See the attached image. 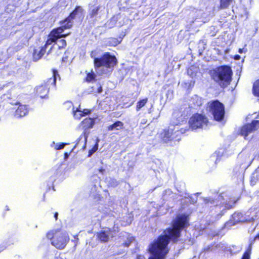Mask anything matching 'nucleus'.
<instances>
[{
	"instance_id": "nucleus-1",
	"label": "nucleus",
	"mask_w": 259,
	"mask_h": 259,
	"mask_svg": "<svg viewBox=\"0 0 259 259\" xmlns=\"http://www.w3.org/2000/svg\"><path fill=\"white\" fill-rule=\"evenodd\" d=\"M189 221L188 214L177 215L171 221V227L165 229L162 234L149 244L148 251L151 256L148 259H165L169 250L168 244L180 240L182 231L190 226Z\"/></svg>"
},
{
	"instance_id": "nucleus-2",
	"label": "nucleus",
	"mask_w": 259,
	"mask_h": 259,
	"mask_svg": "<svg viewBox=\"0 0 259 259\" xmlns=\"http://www.w3.org/2000/svg\"><path fill=\"white\" fill-rule=\"evenodd\" d=\"M211 78L221 88L225 89L232 81L233 71L229 65H221L209 71Z\"/></svg>"
},
{
	"instance_id": "nucleus-3",
	"label": "nucleus",
	"mask_w": 259,
	"mask_h": 259,
	"mask_svg": "<svg viewBox=\"0 0 259 259\" xmlns=\"http://www.w3.org/2000/svg\"><path fill=\"white\" fill-rule=\"evenodd\" d=\"M46 236L50 241L51 245L59 250L64 249L70 240L68 234L61 229L49 230Z\"/></svg>"
},
{
	"instance_id": "nucleus-4",
	"label": "nucleus",
	"mask_w": 259,
	"mask_h": 259,
	"mask_svg": "<svg viewBox=\"0 0 259 259\" xmlns=\"http://www.w3.org/2000/svg\"><path fill=\"white\" fill-rule=\"evenodd\" d=\"M206 111L210 113L213 120L221 122L225 115V107L223 103L219 100H212L208 101L205 106Z\"/></svg>"
},
{
	"instance_id": "nucleus-5",
	"label": "nucleus",
	"mask_w": 259,
	"mask_h": 259,
	"mask_svg": "<svg viewBox=\"0 0 259 259\" xmlns=\"http://www.w3.org/2000/svg\"><path fill=\"white\" fill-rule=\"evenodd\" d=\"M117 63L116 57L109 52H105L100 57H95L94 59V65L96 70L101 67L107 69H112Z\"/></svg>"
},
{
	"instance_id": "nucleus-6",
	"label": "nucleus",
	"mask_w": 259,
	"mask_h": 259,
	"mask_svg": "<svg viewBox=\"0 0 259 259\" xmlns=\"http://www.w3.org/2000/svg\"><path fill=\"white\" fill-rule=\"evenodd\" d=\"M52 71V77L48 79L46 81L36 89V94L40 98H46L48 95L50 89L56 87L57 77L59 76V75L57 70L54 69Z\"/></svg>"
},
{
	"instance_id": "nucleus-7",
	"label": "nucleus",
	"mask_w": 259,
	"mask_h": 259,
	"mask_svg": "<svg viewBox=\"0 0 259 259\" xmlns=\"http://www.w3.org/2000/svg\"><path fill=\"white\" fill-rule=\"evenodd\" d=\"M209 122L208 117L204 114L195 113L189 120V125L192 130L201 128L203 126H207Z\"/></svg>"
},
{
	"instance_id": "nucleus-8",
	"label": "nucleus",
	"mask_w": 259,
	"mask_h": 259,
	"mask_svg": "<svg viewBox=\"0 0 259 259\" xmlns=\"http://www.w3.org/2000/svg\"><path fill=\"white\" fill-rule=\"evenodd\" d=\"M159 138L162 143L165 144L180 140L179 132L169 128L163 129L159 134Z\"/></svg>"
},
{
	"instance_id": "nucleus-9",
	"label": "nucleus",
	"mask_w": 259,
	"mask_h": 259,
	"mask_svg": "<svg viewBox=\"0 0 259 259\" xmlns=\"http://www.w3.org/2000/svg\"><path fill=\"white\" fill-rule=\"evenodd\" d=\"M259 128V120H253L250 123H246L241 126L238 132V135L247 139L248 136Z\"/></svg>"
},
{
	"instance_id": "nucleus-10",
	"label": "nucleus",
	"mask_w": 259,
	"mask_h": 259,
	"mask_svg": "<svg viewBox=\"0 0 259 259\" xmlns=\"http://www.w3.org/2000/svg\"><path fill=\"white\" fill-rule=\"evenodd\" d=\"M64 31V30L61 26L53 29L48 35L46 40L47 44L51 45L53 42H56L58 39L67 36L69 33H63Z\"/></svg>"
},
{
	"instance_id": "nucleus-11",
	"label": "nucleus",
	"mask_w": 259,
	"mask_h": 259,
	"mask_svg": "<svg viewBox=\"0 0 259 259\" xmlns=\"http://www.w3.org/2000/svg\"><path fill=\"white\" fill-rule=\"evenodd\" d=\"M112 232V229L109 228H107V231H100L96 233L97 238L102 243L108 242L109 240V235Z\"/></svg>"
},
{
	"instance_id": "nucleus-12",
	"label": "nucleus",
	"mask_w": 259,
	"mask_h": 259,
	"mask_svg": "<svg viewBox=\"0 0 259 259\" xmlns=\"http://www.w3.org/2000/svg\"><path fill=\"white\" fill-rule=\"evenodd\" d=\"M49 45H50V44H47V41H46L45 45L40 47L39 50H33L32 57L34 61H38L43 57L46 53L47 48Z\"/></svg>"
},
{
	"instance_id": "nucleus-13",
	"label": "nucleus",
	"mask_w": 259,
	"mask_h": 259,
	"mask_svg": "<svg viewBox=\"0 0 259 259\" xmlns=\"http://www.w3.org/2000/svg\"><path fill=\"white\" fill-rule=\"evenodd\" d=\"M95 119L91 117H87L80 122V125L84 131L92 128L95 124Z\"/></svg>"
},
{
	"instance_id": "nucleus-14",
	"label": "nucleus",
	"mask_w": 259,
	"mask_h": 259,
	"mask_svg": "<svg viewBox=\"0 0 259 259\" xmlns=\"http://www.w3.org/2000/svg\"><path fill=\"white\" fill-rule=\"evenodd\" d=\"M56 44L58 47L55 53L56 56H59L64 53L67 46V42L65 39H61L59 40Z\"/></svg>"
},
{
	"instance_id": "nucleus-15",
	"label": "nucleus",
	"mask_w": 259,
	"mask_h": 259,
	"mask_svg": "<svg viewBox=\"0 0 259 259\" xmlns=\"http://www.w3.org/2000/svg\"><path fill=\"white\" fill-rule=\"evenodd\" d=\"M73 115L75 119H80L82 117L88 115L90 113V111L87 110V112H84V111H82L79 109V108L74 107L72 109Z\"/></svg>"
},
{
	"instance_id": "nucleus-16",
	"label": "nucleus",
	"mask_w": 259,
	"mask_h": 259,
	"mask_svg": "<svg viewBox=\"0 0 259 259\" xmlns=\"http://www.w3.org/2000/svg\"><path fill=\"white\" fill-rule=\"evenodd\" d=\"M28 113V109L26 105H20L15 111V115L18 117L25 116Z\"/></svg>"
},
{
	"instance_id": "nucleus-17",
	"label": "nucleus",
	"mask_w": 259,
	"mask_h": 259,
	"mask_svg": "<svg viewBox=\"0 0 259 259\" xmlns=\"http://www.w3.org/2000/svg\"><path fill=\"white\" fill-rule=\"evenodd\" d=\"M124 128V123L121 121L116 120L112 124L109 125L107 127V130L108 131H118L121 130Z\"/></svg>"
},
{
	"instance_id": "nucleus-18",
	"label": "nucleus",
	"mask_w": 259,
	"mask_h": 259,
	"mask_svg": "<svg viewBox=\"0 0 259 259\" xmlns=\"http://www.w3.org/2000/svg\"><path fill=\"white\" fill-rule=\"evenodd\" d=\"M61 27L65 30L70 29L73 26V20L68 16L60 22Z\"/></svg>"
},
{
	"instance_id": "nucleus-19",
	"label": "nucleus",
	"mask_w": 259,
	"mask_h": 259,
	"mask_svg": "<svg viewBox=\"0 0 259 259\" xmlns=\"http://www.w3.org/2000/svg\"><path fill=\"white\" fill-rule=\"evenodd\" d=\"M83 12V9L80 6H76L75 8L69 14L68 17L71 20H73L77 14L80 13L82 14Z\"/></svg>"
},
{
	"instance_id": "nucleus-20",
	"label": "nucleus",
	"mask_w": 259,
	"mask_h": 259,
	"mask_svg": "<svg viewBox=\"0 0 259 259\" xmlns=\"http://www.w3.org/2000/svg\"><path fill=\"white\" fill-rule=\"evenodd\" d=\"M234 2V0H220V9H228Z\"/></svg>"
},
{
	"instance_id": "nucleus-21",
	"label": "nucleus",
	"mask_w": 259,
	"mask_h": 259,
	"mask_svg": "<svg viewBox=\"0 0 259 259\" xmlns=\"http://www.w3.org/2000/svg\"><path fill=\"white\" fill-rule=\"evenodd\" d=\"M96 75L93 70L91 72L87 73L86 77L84 78V81L90 83L96 81Z\"/></svg>"
},
{
	"instance_id": "nucleus-22",
	"label": "nucleus",
	"mask_w": 259,
	"mask_h": 259,
	"mask_svg": "<svg viewBox=\"0 0 259 259\" xmlns=\"http://www.w3.org/2000/svg\"><path fill=\"white\" fill-rule=\"evenodd\" d=\"M252 92L255 97H259V79L256 80L253 83Z\"/></svg>"
},
{
	"instance_id": "nucleus-23",
	"label": "nucleus",
	"mask_w": 259,
	"mask_h": 259,
	"mask_svg": "<svg viewBox=\"0 0 259 259\" xmlns=\"http://www.w3.org/2000/svg\"><path fill=\"white\" fill-rule=\"evenodd\" d=\"M258 181H259V166L252 174L250 179V182L251 183H253V184H255Z\"/></svg>"
},
{
	"instance_id": "nucleus-24",
	"label": "nucleus",
	"mask_w": 259,
	"mask_h": 259,
	"mask_svg": "<svg viewBox=\"0 0 259 259\" xmlns=\"http://www.w3.org/2000/svg\"><path fill=\"white\" fill-rule=\"evenodd\" d=\"M100 9V6L94 7L89 12V17L91 19L96 18L99 14V11Z\"/></svg>"
},
{
	"instance_id": "nucleus-25",
	"label": "nucleus",
	"mask_w": 259,
	"mask_h": 259,
	"mask_svg": "<svg viewBox=\"0 0 259 259\" xmlns=\"http://www.w3.org/2000/svg\"><path fill=\"white\" fill-rule=\"evenodd\" d=\"M148 99L145 98L138 101L137 103L136 109L137 111H139L142 107H144L147 103Z\"/></svg>"
},
{
	"instance_id": "nucleus-26",
	"label": "nucleus",
	"mask_w": 259,
	"mask_h": 259,
	"mask_svg": "<svg viewBox=\"0 0 259 259\" xmlns=\"http://www.w3.org/2000/svg\"><path fill=\"white\" fill-rule=\"evenodd\" d=\"M222 198V196L221 195H219L218 198L213 199H209L207 201V203H210V204H213L214 206H219V207L221 208L224 205V204H222L221 203L219 204L218 201H219Z\"/></svg>"
},
{
	"instance_id": "nucleus-27",
	"label": "nucleus",
	"mask_w": 259,
	"mask_h": 259,
	"mask_svg": "<svg viewBox=\"0 0 259 259\" xmlns=\"http://www.w3.org/2000/svg\"><path fill=\"white\" fill-rule=\"evenodd\" d=\"M98 149V141H96L95 144L93 146L92 148L89 150L88 157H90L95 152H96Z\"/></svg>"
},
{
	"instance_id": "nucleus-28",
	"label": "nucleus",
	"mask_w": 259,
	"mask_h": 259,
	"mask_svg": "<svg viewBox=\"0 0 259 259\" xmlns=\"http://www.w3.org/2000/svg\"><path fill=\"white\" fill-rule=\"evenodd\" d=\"M251 250V244L249 245L247 250L243 253L241 259H250Z\"/></svg>"
},
{
	"instance_id": "nucleus-29",
	"label": "nucleus",
	"mask_w": 259,
	"mask_h": 259,
	"mask_svg": "<svg viewBox=\"0 0 259 259\" xmlns=\"http://www.w3.org/2000/svg\"><path fill=\"white\" fill-rule=\"evenodd\" d=\"M233 175L235 177H238L239 175L242 172V170L241 169L240 166L237 165L236 166L233 170Z\"/></svg>"
},
{
	"instance_id": "nucleus-30",
	"label": "nucleus",
	"mask_w": 259,
	"mask_h": 259,
	"mask_svg": "<svg viewBox=\"0 0 259 259\" xmlns=\"http://www.w3.org/2000/svg\"><path fill=\"white\" fill-rule=\"evenodd\" d=\"M133 240L134 238L132 236H130V235H128L126 240L123 243L122 246L126 247H128Z\"/></svg>"
},
{
	"instance_id": "nucleus-31",
	"label": "nucleus",
	"mask_w": 259,
	"mask_h": 259,
	"mask_svg": "<svg viewBox=\"0 0 259 259\" xmlns=\"http://www.w3.org/2000/svg\"><path fill=\"white\" fill-rule=\"evenodd\" d=\"M119 43L120 42L116 38H111L109 41V46L114 47L117 46Z\"/></svg>"
},
{
	"instance_id": "nucleus-32",
	"label": "nucleus",
	"mask_w": 259,
	"mask_h": 259,
	"mask_svg": "<svg viewBox=\"0 0 259 259\" xmlns=\"http://www.w3.org/2000/svg\"><path fill=\"white\" fill-rule=\"evenodd\" d=\"M66 143H61L55 146V149L59 150L64 148V146L66 145Z\"/></svg>"
},
{
	"instance_id": "nucleus-33",
	"label": "nucleus",
	"mask_w": 259,
	"mask_h": 259,
	"mask_svg": "<svg viewBox=\"0 0 259 259\" xmlns=\"http://www.w3.org/2000/svg\"><path fill=\"white\" fill-rule=\"evenodd\" d=\"M224 205H225L224 207H225V209H230L232 208L234 206L233 204H230L228 203H225Z\"/></svg>"
},
{
	"instance_id": "nucleus-34",
	"label": "nucleus",
	"mask_w": 259,
	"mask_h": 259,
	"mask_svg": "<svg viewBox=\"0 0 259 259\" xmlns=\"http://www.w3.org/2000/svg\"><path fill=\"white\" fill-rule=\"evenodd\" d=\"M75 147V146L71 149V150L70 151L69 153H67V152L64 153V159H67L68 158L70 153L72 152V151L74 150Z\"/></svg>"
},
{
	"instance_id": "nucleus-35",
	"label": "nucleus",
	"mask_w": 259,
	"mask_h": 259,
	"mask_svg": "<svg viewBox=\"0 0 259 259\" xmlns=\"http://www.w3.org/2000/svg\"><path fill=\"white\" fill-rule=\"evenodd\" d=\"M102 91H103L102 87L101 85L100 84L99 87L97 89V92L98 93H101L102 92Z\"/></svg>"
},
{
	"instance_id": "nucleus-36",
	"label": "nucleus",
	"mask_w": 259,
	"mask_h": 259,
	"mask_svg": "<svg viewBox=\"0 0 259 259\" xmlns=\"http://www.w3.org/2000/svg\"><path fill=\"white\" fill-rule=\"evenodd\" d=\"M234 59L235 60H239L240 59V56L239 55H235L234 56Z\"/></svg>"
},
{
	"instance_id": "nucleus-37",
	"label": "nucleus",
	"mask_w": 259,
	"mask_h": 259,
	"mask_svg": "<svg viewBox=\"0 0 259 259\" xmlns=\"http://www.w3.org/2000/svg\"><path fill=\"white\" fill-rule=\"evenodd\" d=\"M256 239H258L259 240V233L257 234L256 235H255L254 237V238L252 240V243H253V242L256 240Z\"/></svg>"
},
{
	"instance_id": "nucleus-38",
	"label": "nucleus",
	"mask_w": 259,
	"mask_h": 259,
	"mask_svg": "<svg viewBox=\"0 0 259 259\" xmlns=\"http://www.w3.org/2000/svg\"><path fill=\"white\" fill-rule=\"evenodd\" d=\"M58 213L57 212H56L55 213H54V217L55 218V220H57L58 219Z\"/></svg>"
},
{
	"instance_id": "nucleus-39",
	"label": "nucleus",
	"mask_w": 259,
	"mask_h": 259,
	"mask_svg": "<svg viewBox=\"0 0 259 259\" xmlns=\"http://www.w3.org/2000/svg\"><path fill=\"white\" fill-rule=\"evenodd\" d=\"M99 171L103 172L104 171V169L102 167H101L100 169H99Z\"/></svg>"
},
{
	"instance_id": "nucleus-40",
	"label": "nucleus",
	"mask_w": 259,
	"mask_h": 259,
	"mask_svg": "<svg viewBox=\"0 0 259 259\" xmlns=\"http://www.w3.org/2000/svg\"><path fill=\"white\" fill-rule=\"evenodd\" d=\"M118 183L116 181H115L113 186L115 187V186H117L118 185Z\"/></svg>"
},
{
	"instance_id": "nucleus-41",
	"label": "nucleus",
	"mask_w": 259,
	"mask_h": 259,
	"mask_svg": "<svg viewBox=\"0 0 259 259\" xmlns=\"http://www.w3.org/2000/svg\"><path fill=\"white\" fill-rule=\"evenodd\" d=\"M53 46L51 48V49L48 51V53H47V54L49 55L50 53H51V50L53 48Z\"/></svg>"
},
{
	"instance_id": "nucleus-42",
	"label": "nucleus",
	"mask_w": 259,
	"mask_h": 259,
	"mask_svg": "<svg viewBox=\"0 0 259 259\" xmlns=\"http://www.w3.org/2000/svg\"><path fill=\"white\" fill-rule=\"evenodd\" d=\"M238 52L240 54L242 53L243 52V51H242V49H239V50H238Z\"/></svg>"
},
{
	"instance_id": "nucleus-43",
	"label": "nucleus",
	"mask_w": 259,
	"mask_h": 259,
	"mask_svg": "<svg viewBox=\"0 0 259 259\" xmlns=\"http://www.w3.org/2000/svg\"><path fill=\"white\" fill-rule=\"evenodd\" d=\"M142 257H144V256H143V255H139V256H138V259H140Z\"/></svg>"
},
{
	"instance_id": "nucleus-44",
	"label": "nucleus",
	"mask_w": 259,
	"mask_h": 259,
	"mask_svg": "<svg viewBox=\"0 0 259 259\" xmlns=\"http://www.w3.org/2000/svg\"><path fill=\"white\" fill-rule=\"evenodd\" d=\"M6 210H10V209L9 208V207L8 206H6Z\"/></svg>"
},
{
	"instance_id": "nucleus-45",
	"label": "nucleus",
	"mask_w": 259,
	"mask_h": 259,
	"mask_svg": "<svg viewBox=\"0 0 259 259\" xmlns=\"http://www.w3.org/2000/svg\"><path fill=\"white\" fill-rule=\"evenodd\" d=\"M74 238L76 239V243H77L78 241V238L77 237L76 238L75 237H74Z\"/></svg>"
},
{
	"instance_id": "nucleus-46",
	"label": "nucleus",
	"mask_w": 259,
	"mask_h": 259,
	"mask_svg": "<svg viewBox=\"0 0 259 259\" xmlns=\"http://www.w3.org/2000/svg\"><path fill=\"white\" fill-rule=\"evenodd\" d=\"M87 109H84L83 111H84V112H87Z\"/></svg>"
},
{
	"instance_id": "nucleus-47",
	"label": "nucleus",
	"mask_w": 259,
	"mask_h": 259,
	"mask_svg": "<svg viewBox=\"0 0 259 259\" xmlns=\"http://www.w3.org/2000/svg\"><path fill=\"white\" fill-rule=\"evenodd\" d=\"M1 252V250H0V252Z\"/></svg>"
},
{
	"instance_id": "nucleus-48",
	"label": "nucleus",
	"mask_w": 259,
	"mask_h": 259,
	"mask_svg": "<svg viewBox=\"0 0 259 259\" xmlns=\"http://www.w3.org/2000/svg\"><path fill=\"white\" fill-rule=\"evenodd\" d=\"M258 259H259V258H258Z\"/></svg>"
}]
</instances>
